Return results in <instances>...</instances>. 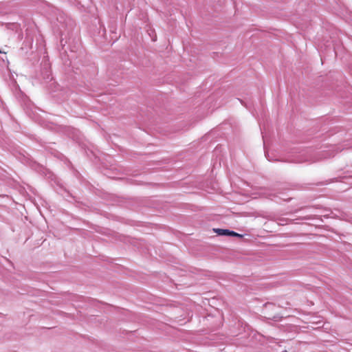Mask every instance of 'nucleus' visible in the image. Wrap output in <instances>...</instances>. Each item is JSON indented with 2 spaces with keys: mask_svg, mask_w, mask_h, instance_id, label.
<instances>
[{
  "mask_svg": "<svg viewBox=\"0 0 352 352\" xmlns=\"http://www.w3.org/2000/svg\"><path fill=\"white\" fill-rule=\"evenodd\" d=\"M321 157H318L312 150L307 149L302 151L300 154H298L295 157L288 160V162H295V163H302V162H315L319 161Z\"/></svg>",
  "mask_w": 352,
  "mask_h": 352,
  "instance_id": "nucleus-1",
  "label": "nucleus"
},
{
  "mask_svg": "<svg viewBox=\"0 0 352 352\" xmlns=\"http://www.w3.org/2000/svg\"><path fill=\"white\" fill-rule=\"evenodd\" d=\"M216 233L221 236H237L241 237L242 236L234 231L230 230L228 229H214V230Z\"/></svg>",
  "mask_w": 352,
  "mask_h": 352,
  "instance_id": "nucleus-2",
  "label": "nucleus"
},
{
  "mask_svg": "<svg viewBox=\"0 0 352 352\" xmlns=\"http://www.w3.org/2000/svg\"><path fill=\"white\" fill-rule=\"evenodd\" d=\"M265 155H266V157H267V160H268L269 161H272V160H273L272 159H271V158L270 157V156H269V155H268V154H266Z\"/></svg>",
  "mask_w": 352,
  "mask_h": 352,
  "instance_id": "nucleus-3",
  "label": "nucleus"
},
{
  "mask_svg": "<svg viewBox=\"0 0 352 352\" xmlns=\"http://www.w3.org/2000/svg\"><path fill=\"white\" fill-rule=\"evenodd\" d=\"M333 155H329V156L325 155V156H324V158H327V157H330L333 156Z\"/></svg>",
  "mask_w": 352,
  "mask_h": 352,
  "instance_id": "nucleus-4",
  "label": "nucleus"
}]
</instances>
